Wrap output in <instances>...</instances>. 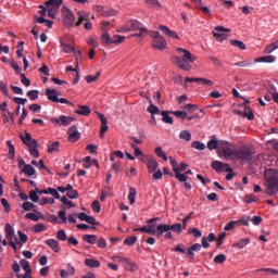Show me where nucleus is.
I'll return each mask as SVG.
<instances>
[{
    "mask_svg": "<svg viewBox=\"0 0 278 278\" xmlns=\"http://www.w3.org/2000/svg\"><path fill=\"white\" fill-rule=\"evenodd\" d=\"M235 114L238 116H243L244 118H248V121H253L255 118L253 111H251V109L248 106L244 108V111L236 110Z\"/></svg>",
    "mask_w": 278,
    "mask_h": 278,
    "instance_id": "17",
    "label": "nucleus"
},
{
    "mask_svg": "<svg viewBox=\"0 0 278 278\" xmlns=\"http://www.w3.org/2000/svg\"><path fill=\"white\" fill-rule=\"evenodd\" d=\"M256 62H266L267 64H273V62H275V56L273 55L261 56L256 59Z\"/></svg>",
    "mask_w": 278,
    "mask_h": 278,
    "instance_id": "46",
    "label": "nucleus"
},
{
    "mask_svg": "<svg viewBox=\"0 0 278 278\" xmlns=\"http://www.w3.org/2000/svg\"><path fill=\"white\" fill-rule=\"evenodd\" d=\"M61 47H62L64 53H74V51H75L74 47L66 45L64 42H61Z\"/></svg>",
    "mask_w": 278,
    "mask_h": 278,
    "instance_id": "58",
    "label": "nucleus"
},
{
    "mask_svg": "<svg viewBox=\"0 0 278 278\" xmlns=\"http://www.w3.org/2000/svg\"><path fill=\"white\" fill-rule=\"evenodd\" d=\"M151 37L153 38L152 40L153 49H159V51H164V49H166V46H167L166 39L160 36V31H152Z\"/></svg>",
    "mask_w": 278,
    "mask_h": 278,
    "instance_id": "10",
    "label": "nucleus"
},
{
    "mask_svg": "<svg viewBox=\"0 0 278 278\" xmlns=\"http://www.w3.org/2000/svg\"><path fill=\"white\" fill-rule=\"evenodd\" d=\"M20 77L23 86H26V88H29V86H31V80L28 79L27 76H25V74H20Z\"/></svg>",
    "mask_w": 278,
    "mask_h": 278,
    "instance_id": "57",
    "label": "nucleus"
},
{
    "mask_svg": "<svg viewBox=\"0 0 278 278\" xmlns=\"http://www.w3.org/2000/svg\"><path fill=\"white\" fill-rule=\"evenodd\" d=\"M22 173H24V175H27V177H34V175H36V168L27 164L22 168Z\"/></svg>",
    "mask_w": 278,
    "mask_h": 278,
    "instance_id": "26",
    "label": "nucleus"
},
{
    "mask_svg": "<svg viewBox=\"0 0 278 278\" xmlns=\"http://www.w3.org/2000/svg\"><path fill=\"white\" fill-rule=\"evenodd\" d=\"M46 97H48L49 101H52V103H58V90L55 89H46Z\"/></svg>",
    "mask_w": 278,
    "mask_h": 278,
    "instance_id": "21",
    "label": "nucleus"
},
{
    "mask_svg": "<svg viewBox=\"0 0 278 278\" xmlns=\"http://www.w3.org/2000/svg\"><path fill=\"white\" fill-rule=\"evenodd\" d=\"M251 240L249 238L241 239L237 243L233 244L235 248L244 249L248 244H250Z\"/></svg>",
    "mask_w": 278,
    "mask_h": 278,
    "instance_id": "38",
    "label": "nucleus"
},
{
    "mask_svg": "<svg viewBox=\"0 0 278 278\" xmlns=\"http://www.w3.org/2000/svg\"><path fill=\"white\" fill-rule=\"evenodd\" d=\"M20 138L22 142L29 148V154L33 157H40V153L38 152V141L31 138V134L25 132V136L21 135Z\"/></svg>",
    "mask_w": 278,
    "mask_h": 278,
    "instance_id": "4",
    "label": "nucleus"
},
{
    "mask_svg": "<svg viewBox=\"0 0 278 278\" xmlns=\"http://www.w3.org/2000/svg\"><path fill=\"white\" fill-rule=\"evenodd\" d=\"M143 233H149L150 236H156L157 237V227L155 229L154 225L150 226H142L140 229Z\"/></svg>",
    "mask_w": 278,
    "mask_h": 278,
    "instance_id": "22",
    "label": "nucleus"
},
{
    "mask_svg": "<svg viewBox=\"0 0 278 278\" xmlns=\"http://www.w3.org/2000/svg\"><path fill=\"white\" fill-rule=\"evenodd\" d=\"M31 231H34V233H42V231H47V226H45V224H36L33 226Z\"/></svg>",
    "mask_w": 278,
    "mask_h": 278,
    "instance_id": "35",
    "label": "nucleus"
},
{
    "mask_svg": "<svg viewBox=\"0 0 278 278\" xmlns=\"http://www.w3.org/2000/svg\"><path fill=\"white\" fill-rule=\"evenodd\" d=\"M180 140H186V142H190L192 140V134L189 130H181L179 134Z\"/></svg>",
    "mask_w": 278,
    "mask_h": 278,
    "instance_id": "32",
    "label": "nucleus"
},
{
    "mask_svg": "<svg viewBox=\"0 0 278 278\" xmlns=\"http://www.w3.org/2000/svg\"><path fill=\"white\" fill-rule=\"evenodd\" d=\"M159 29H160V31H162L163 34H165V36H168L169 38L179 39V35H177V33H176L175 30L168 29L167 26L160 25V26H159Z\"/></svg>",
    "mask_w": 278,
    "mask_h": 278,
    "instance_id": "20",
    "label": "nucleus"
},
{
    "mask_svg": "<svg viewBox=\"0 0 278 278\" xmlns=\"http://www.w3.org/2000/svg\"><path fill=\"white\" fill-rule=\"evenodd\" d=\"M7 147H9V160H14V144H12V141H7Z\"/></svg>",
    "mask_w": 278,
    "mask_h": 278,
    "instance_id": "51",
    "label": "nucleus"
},
{
    "mask_svg": "<svg viewBox=\"0 0 278 278\" xmlns=\"http://www.w3.org/2000/svg\"><path fill=\"white\" fill-rule=\"evenodd\" d=\"M235 160H241V162H253V151H251V148L249 147L237 149L235 152Z\"/></svg>",
    "mask_w": 278,
    "mask_h": 278,
    "instance_id": "6",
    "label": "nucleus"
},
{
    "mask_svg": "<svg viewBox=\"0 0 278 278\" xmlns=\"http://www.w3.org/2000/svg\"><path fill=\"white\" fill-rule=\"evenodd\" d=\"M257 273H268L269 275H278V270L277 269H273V268H261L256 270Z\"/></svg>",
    "mask_w": 278,
    "mask_h": 278,
    "instance_id": "61",
    "label": "nucleus"
},
{
    "mask_svg": "<svg viewBox=\"0 0 278 278\" xmlns=\"http://www.w3.org/2000/svg\"><path fill=\"white\" fill-rule=\"evenodd\" d=\"M191 147L192 149H197V151H205V143L201 141H193Z\"/></svg>",
    "mask_w": 278,
    "mask_h": 278,
    "instance_id": "49",
    "label": "nucleus"
},
{
    "mask_svg": "<svg viewBox=\"0 0 278 278\" xmlns=\"http://www.w3.org/2000/svg\"><path fill=\"white\" fill-rule=\"evenodd\" d=\"M35 207H36V205L34 203H31V202L25 201L22 204V208L24 210V212H31Z\"/></svg>",
    "mask_w": 278,
    "mask_h": 278,
    "instance_id": "50",
    "label": "nucleus"
},
{
    "mask_svg": "<svg viewBox=\"0 0 278 278\" xmlns=\"http://www.w3.org/2000/svg\"><path fill=\"white\" fill-rule=\"evenodd\" d=\"M236 148H231L229 141H220L219 149L217 150V155L224 160H235L236 157Z\"/></svg>",
    "mask_w": 278,
    "mask_h": 278,
    "instance_id": "3",
    "label": "nucleus"
},
{
    "mask_svg": "<svg viewBox=\"0 0 278 278\" xmlns=\"http://www.w3.org/2000/svg\"><path fill=\"white\" fill-rule=\"evenodd\" d=\"M85 265H87L89 268H100L101 262L94 260V258H86Z\"/></svg>",
    "mask_w": 278,
    "mask_h": 278,
    "instance_id": "28",
    "label": "nucleus"
},
{
    "mask_svg": "<svg viewBox=\"0 0 278 278\" xmlns=\"http://www.w3.org/2000/svg\"><path fill=\"white\" fill-rule=\"evenodd\" d=\"M4 231H5L7 240H12L14 236V228H12V225L7 224L4 227Z\"/></svg>",
    "mask_w": 278,
    "mask_h": 278,
    "instance_id": "31",
    "label": "nucleus"
},
{
    "mask_svg": "<svg viewBox=\"0 0 278 278\" xmlns=\"http://www.w3.org/2000/svg\"><path fill=\"white\" fill-rule=\"evenodd\" d=\"M60 149V141H54L52 144H48V153H55Z\"/></svg>",
    "mask_w": 278,
    "mask_h": 278,
    "instance_id": "44",
    "label": "nucleus"
},
{
    "mask_svg": "<svg viewBox=\"0 0 278 278\" xmlns=\"http://www.w3.org/2000/svg\"><path fill=\"white\" fill-rule=\"evenodd\" d=\"M207 149H208V151H214V149H220V142H218V140H216V137H212V139L208 140Z\"/></svg>",
    "mask_w": 278,
    "mask_h": 278,
    "instance_id": "27",
    "label": "nucleus"
},
{
    "mask_svg": "<svg viewBox=\"0 0 278 278\" xmlns=\"http://www.w3.org/2000/svg\"><path fill=\"white\" fill-rule=\"evenodd\" d=\"M230 45L232 47H237L238 49H240L241 51H244V49H247V45H244L242 41L240 40H231L230 41Z\"/></svg>",
    "mask_w": 278,
    "mask_h": 278,
    "instance_id": "45",
    "label": "nucleus"
},
{
    "mask_svg": "<svg viewBox=\"0 0 278 278\" xmlns=\"http://www.w3.org/2000/svg\"><path fill=\"white\" fill-rule=\"evenodd\" d=\"M136 188H130L128 194V201L130 205H134V203H136Z\"/></svg>",
    "mask_w": 278,
    "mask_h": 278,
    "instance_id": "43",
    "label": "nucleus"
},
{
    "mask_svg": "<svg viewBox=\"0 0 278 278\" xmlns=\"http://www.w3.org/2000/svg\"><path fill=\"white\" fill-rule=\"evenodd\" d=\"M170 114L176 116V118H181V121H186V118H188V112L186 111H172Z\"/></svg>",
    "mask_w": 278,
    "mask_h": 278,
    "instance_id": "34",
    "label": "nucleus"
},
{
    "mask_svg": "<svg viewBox=\"0 0 278 278\" xmlns=\"http://www.w3.org/2000/svg\"><path fill=\"white\" fill-rule=\"evenodd\" d=\"M112 45H121V42H123V40H125V36H121V35H114L112 38Z\"/></svg>",
    "mask_w": 278,
    "mask_h": 278,
    "instance_id": "55",
    "label": "nucleus"
},
{
    "mask_svg": "<svg viewBox=\"0 0 278 278\" xmlns=\"http://www.w3.org/2000/svg\"><path fill=\"white\" fill-rule=\"evenodd\" d=\"M48 194H51V197H54V199H60V193L58 192V189L48 188Z\"/></svg>",
    "mask_w": 278,
    "mask_h": 278,
    "instance_id": "64",
    "label": "nucleus"
},
{
    "mask_svg": "<svg viewBox=\"0 0 278 278\" xmlns=\"http://www.w3.org/2000/svg\"><path fill=\"white\" fill-rule=\"evenodd\" d=\"M91 110L88 105H79L75 111V114H79L80 116H89Z\"/></svg>",
    "mask_w": 278,
    "mask_h": 278,
    "instance_id": "24",
    "label": "nucleus"
},
{
    "mask_svg": "<svg viewBox=\"0 0 278 278\" xmlns=\"http://www.w3.org/2000/svg\"><path fill=\"white\" fill-rule=\"evenodd\" d=\"M29 199L30 201H33V203H38V201H40V197H38L37 189L29 192Z\"/></svg>",
    "mask_w": 278,
    "mask_h": 278,
    "instance_id": "52",
    "label": "nucleus"
},
{
    "mask_svg": "<svg viewBox=\"0 0 278 278\" xmlns=\"http://www.w3.org/2000/svg\"><path fill=\"white\" fill-rule=\"evenodd\" d=\"M182 110H185L187 114H192V112H197L199 110V106L197 104L189 103L182 106Z\"/></svg>",
    "mask_w": 278,
    "mask_h": 278,
    "instance_id": "36",
    "label": "nucleus"
},
{
    "mask_svg": "<svg viewBox=\"0 0 278 278\" xmlns=\"http://www.w3.org/2000/svg\"><path fill=\"white\" fill-rule=\"evenodd\" d=\"M229 31H231V29L225 28L223 26H217L213 31V36L215 39H217L218 42H223V40L227 39V35L225 33Z\"/></svg>",
    "mask_w": 278,
    "mask_h": 278,
    "instance_id": "13",
    "label": "nucleus"
},
{
    "mask_svg": "<svg viewBox=\"0 0 278 278\" xmlns=\"http://www.w3.org/2000/svg\"><path fill=\"white\" fill-rule=\"evenodd\" d=\"M46 244L51 248V250L53 251V253H60V251H62V248L60 247V242L55 239H48L45 241Z\"/></svg>",
    "mask_w": 278,
    "mask_h": 278,
    "instance_id": "18",
    "label": "nucleus"
},
{
    "mask_svg": "<svg viewBox=\"0 0 278 278\" xmlns=\"http://www.w3.org/2000/svg\"><path fill=\"white\" fill-rule=\"evenodd\" d=\"M20 264L25 273H31V266L29 265V261L23 258L20 261Z\"/></svg>",
    "mask_w": 278,
    "mask_h": 278,
    "instance_id": "40",
    "label": "nucleus"
},
{
    "mask_svg": "<svg viewBox=\"0 0 278 278\" xmlns=\"http://www.w3.org/2000/svg\"><path fill=\"white\" fill-rule=\"evenodd\" d=\"M101 41L103 45H112V37L105 27H102Z\"/></svg>",
    "mask_w": 278,
    "mask_h": 278,
    "instance_id": "23",
    "label": "nucleus"
},
{
    "mask_svg": "<svg viewBox=\"0 0 278 278\" xmlns=\"http://www.w3.org/2000/svg\"><path fill=\"white\" fill-rule=\"evenodd\" d=\"M99 77H101V72H98L94 76L92 75L86 76V81L87 84H92L93 81H97Z\"/></svg>",
    "mask_w": 278,
    "mask_h": 278,
    "instance_id": "56",
    "label": "nucleus"
},
{
    "mask_svg": "<svg viewBox=\"0 0 278 278\" xmlns=\"http://www.w3.org/2000/svg\"><path fill=\"white\" fill-rule=\"evenodd\" d=\"M56 239H59L61 242H64V241L67 239V237H66V231H64V230H59V231L56 232Z\"/></svg>",
    "mask_w": 278,
    "mask_h": 278,
    "instance_id": "62",
    "label": "nucleus"
},
{
    "mask_svg": "<svg viewBox=\"0 0 278 278\" xmlns=\"http://www.w3.org/2000/svg\"><path fill=\"white\" fill-rule=\"evenodd\" d=\"M63 2H64V0H48V1H46L45 5L48 9V16L50 18H55V16H58V12Z\"/></svg>",
    "mask_w": 278,
    "mask_h": 278,
    "instance_id": "9",
    "label": "nucleus"
},
{
    "mask_svg": "<svg viewBox=\"0 0 278 278\" xmlns=\"http://www.w3.org/2000/svg\"><path fill=\"white\" fill-rule=\"evenodd\" d=\"M62 14L63 24L65 25V27H73L75 25V14H73V11H71V9L66 7H63Z\"/></svg>",
    "mask_w": 278,
    "mask_h": 278,
    "instance_id": "11",
    "label": "nucleus"
},
{
    "mask_svg": "<svg viewBox=\"0 0 278 278\" xmlns=\"http://www.w3.org/2000/svg\"><path fill=\"white\" fill-rule=\"evenodd\" d=\"M266 194L275 197L278 193V172L277 169H267L265 172Z\"/></svg>",
    "mask_w": 278,
    "mask_h": 278,
    "instance_id": "2",
    "label": "nucleus"
},
{
    "mask_svg": "<svg viewBox=\"0 0 278 278\" xmlns=\"http://www.w3.org/2000/svg\"><path fill=\"white\" fill-rule=\"evenodd\" d=\"M211 166L214 170H216V173H223V170L225 169V163L220 161H213Z\"/></svg>",
    "mask_w": 278,
    "mask_h": 278,
    "instance_id": "29",
    "label": "nucleus"
},
{
    "mask_svg": "<svg viewBox=\"0 0 278 278\" xmlns=\"http://www.w3.org/2000/svg\"><path fill=\"white\" fill-rule=\"evenodd\" d=\"M27 97L29 98L30 101H36V99H38V94H40V91L38 90H30L27 91Z\"/></svg>",
    "mask_w": 278,
    "mask_h": 278,
    "instance_id": "54",
    "label": "nucleus"
},
{
    "mask_svg": "<svg viewBox=\"0 0 278 278\" xmlns=\"http://www.w3.org/2000/svg\"><path fill=\"white\" fill-rule=\"evenodd\" d=\"M111 170H113V173H115V174L121 173V161L114 162V163L111 165Z\"/></svg>",
    "mask_w": 278,
    "mask_h": 278,
    "instance_id": "60",
    "label": "nucleus"
},
{
    "mask_svg": "<svg viewBox=\"0 0 278 278\" xmlns=\"http://www.w3.org/2000/svg\"><path fill=\"white\" fill-rule=\"evenodd\" d=\"M68 140L71 142H77L79 140V131L77 130V126H72L68 131Z\"/></svg>",
    "mask_w": 278,
    "mask_h": 278,
    "instance_id": "19",
    "label": "nucleus"
},
{
    "mask_svg": "<svg viewBox=\"0 0 278 278\" xmlns=\"http://www.w3.org/2000/svg\"><path fill=\"white\" fill-rule=\"evenodd\" d=\"M149 114L152 115V118H155L153 115L154 114H162V111H160V108L153 104V102L150 100V105L148 108Z\"/></svg>",
    "mask_w": 278,
    "mask_h": 278,
    "instance_id": "30",
    "label": "nucleus"
},
{
    "mask_svg": "<svg viewBox=\"0 0 278 278\" xmlns=\"http://www.w3.org/2000/svg\"><path fill=\"white\" fill-rule=\"evenodd\" d=\"M126 270H136V263L131 262L129 258L126 257V263H122Z\"/></svg>",
    "mask_w": 278,
    "mask_h": 278,
    "instance_id": "39",
    "label": "nucleus"
},
{
    "mask_svg": "<svg viewBox=\"0 0 278 278\" xmlns=\"http://www.w3.org/2000/svg\"><path fill=\"white\" fill-rule=\"evenodd\" d=\"M140 25L141 24L136 20L130 21L124 26L123 31H136L139 29V33L135 34V36L144 37L149 30H147V28L140 27Z\"/></svg>",
    "mask_w": 278,
    "mask_h": 278,
    "instance_id": "8",
    "label": "nucleus"
},
{
    "mask_svg": "<svg viewBox=\"0 0 278 278\" xmlns=\"http://www.w3.org/2000/svg\"><path fill=\"white\" fill-rule=\"evenodd\" d=\"M72 121H74V118L68 117L66 115H61L59 118H55V117L51 118V123H53L54 125H63V127H68Z\"/></svg>",
    "mask_w": 278,
    "mask_h": 278,
    "instance_id": "15",
    "label": "nucleus"
},
{
    "mask_svg": "<svg viewBox=\"0 0 278 278\" xmlns=\"http://www.w3.org/2000/svg\"><path fill=\"white\" fill-rule=\"evenodd\" d=\"M116 14H118V11H116L114 9H105V11H104V17L116 16Z\"/></svg>",
    "mask_w": 278,
    "mask_h": 278,
    "instance_id": "63",
    "label": "nucleus"
},
{
    "mask_svg": "<svg viewBox=\"0 0 278 278\" xmlns=\"http://www.w3.org/2000/svg\"><path fill=\"white\" fill-rule=\"evenodd\" d=\"M136 242H138V237L136 236L128 237L124 240V244L127 247H134Z\"/></svg>",
    "mask_w": 278,
    "mask_h": 278,
    "instance_id": "41",
    "label": "nucleus"
},
{
    "mask_svg": "<svg viewBox=\"0 0 278 278\" xmlns=\"http://www.w3.org/2000/svg\"><path fill=\"white\" fill-rule=\"evenodd\" d=\"M166 231H174L175 233H181L182 227L181 224H174V225H166V224H160L157 226V238H162Z\"/></svg>",
    "mask_w": 278,
    "mask_h": 278,
    "instance_id": "7",
    "label": "nucleus"
},
{
    "mask_svg": "<svg viewBox=\"0 0 278 278\" xmlns=\"http://www.w3.org/2000/svg\"><path fill=\"white\" fill-rule=\"evenodd\" d=\"M53 203H55V200L53 198H41L39 204L40 205H53Z\"/></svg>",
    "mask_w": 278,
    "mask_h": 278,
    "instance_id": "53",
    "label": "nucleus"
},
{
    "mask_svg": "<svg viewBox=\"0 0 278 278\" xmlns=\"http://www.w3.org/2000/svg\"><path fill=\"white\" fill-rule=\"evenodd\" d=\"M175 177H176V179H178V181H180L181 184L188 181V176H187L186 174H181V173L179 172V169H176V172H175Z\"/></svg>",
    "mask_w": 278,
    "mask_h": 278,
    "instance_id": "42",
    "label": "nucleus"
},
{
    "mask_svg": "<svg viewBox=\"0 0 278 278\" xmlns=\"http://www.w3.org/2000/svg\"><path fill=\"white\" fill-rule=\"evenodd\" d=\"M84 242L88 244H97V236L96 235H85L83 237Z\"/></svg>",
    "mask_w": 278,
    "mask_h": 278,
    "instance_id": "33",
    "label": "nucleus"
},
{
    "mask_svg": "<svg viewBox=\"0 0 278 278\" xmlns=\"http://www.w3.org/2000/svg\"><path fill=\"white\" fill-rule=\"evenodd\" d=\"M244 203H256L257 198L253 194H247L243 199Z\"/></svg>",
    "mask_w": 278,
    "mask_h": 278,
    "instance_id": "59",
    "label": "nucleus"
},
{
    "mask_svg": "<svg viewBox=\"0 0 278 278\" xmlns=\"http://www.w3.org/2000/svg\"><path fill=\"white\" fill-rule=\"evenodd\" d=\"M170 112H173V111H162L161 112L162 121L166 125H173V117H170V115H169Z\"/></svg>",
    "mask_w": 278,
    "mask_h": 278,
    "instance_id": "25",
    "label": "nucleus"
},
{
    "mask_svg": "<svg viewBox=\"0 0 278 278\" xmlns=\"http://www.w3.org/2000/svg\"><path fill=\"white\" fill-rule=\"evenodd\" d=\"M176 51L177 53L182 54V56H172L170 62L182 71H192V65H190V62H195L197 56L192 55L189 50H186L184 48H177Z\"/></svg>",
    "mask_w": 278,
    "mask_h": 278,
    "instance_id": "1",
    "label": "nucleus"
},
{
    "mask_svg": "<svg viewBox=\"0 0 278 278\" xmlns=\"http://www.w3.org/2000/svg\"><path fill=\"white\" fill-rule=\"evenodd\" d=\"M225 262H227V255H225V254H217L214 257V263L215 264H225Z\"/></svg>",
    "mask_w": 278,
    "mask_h": 278,
    "instance_id": "48",
    "label": "nucleus"
},
{
    "mask_svg": "<svg viewBox=\"0 0 278 278\" xmlns=\"http://www.w3.org/2000/svg\"><path fill=\"white\" fill-rule=\"evenodd\" d=\"M141 162H144L149 173H155V170H157V167L160 166V164L157 163V160H155L153 156H144L141 160Z\"/></svg>",
    "mask_w": 278,
    "mask_h": 278,
    "instance_id": "14",
    "label": "nucleus"
},
{
    "mask_svg": "<svg viewBox=\"0 0 278 278\" xmlns=\"http://www.w3.org/2000/svg\"><path fill=\"white\" fill-rule=\"evenodd\" d=\"M18 237H20V241L18 239H15L16 244H20V247H23V244H25V242H27V235L23 233V231L18 230L17 231Z\"/></svg>",
    "mask_w": 278,
    "mask_h": 278,
    "instance_id": "37",
    "label": "nucleus"
},
{
    "mask_svg": "<svg viewBox=\"0 0 278 278\" xmlns=\"http://www.w3.org/2000/svg\"><path fill=\"white\" fill-rule=\"evenodd\" d=\"M186 84H202V86H214V81L207 78H194V77H187L185 78Z\"/></svg>",
    "mask_w": 278,
    "mask_h": 278,
    "instance_id": "16",
    "label": "nucleus"
},
{
    "mask_svg": "<svg viewBox=\"0 0 278 278\" xmlns=\"http://www.w3.org/2000/svg\"><path fill=\"white\" fill-rule=\"evenodd\" d=\"M155 154L157 155V157L164 160V162H168V156H166V153L162 151V147H157L155 149Z\"/></svg>",
    "mask_w": 278,
    "mask_h": 278,
    "instance_id": "47",
    "label": "nucleus"
},
{
    "mask_svg": "<svg viewBox=\"0 0 278 278\" xmlns=\"http://www.w3.org/2000/svg\"><path fill=\"white\" fill-rule=\"evenodd\" d=\"M77 14H78V21L75 24V27H79L81 25V23L85 22V24H84L85 29H87V30L92 29V23H90V21L88 20L90 15L87 13H84L81 11H78Z\"/></svg>",
    "mask_w": 278,
    "mask_h": 278,
    "instance_id": "12",
    "label": "nucleus"
},
{
    "mask_svg": "<svg viewBox=\"0 0 278 278\" xmlns=\"http://www.w3.org/2000/svg\"><path fill=\"white\" fill-rule=\"evenodd\" d=\"M201 248H202V245L200 243H195V244H192L190 248H188L186 250V245L177 244L175 247V249H173V251H175L176 253L187 254V257L189 260H193L194 258V251L199 252V251H201Z\"/></svg>",
    "mask_w": 278,
    "mask_h": 278,
    "instance_id": "5",
    "label": "nucleus"
}]
</instances>
